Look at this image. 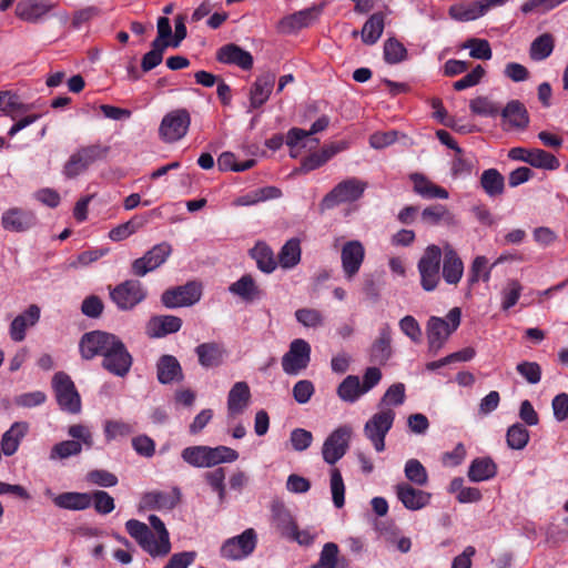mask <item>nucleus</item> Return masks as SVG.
Listing matches in <instances>:
<instances>
[{
  "label": "nucleus",
  "instance_id": "f257e3e1",
  "mask_svg": "<svg viewBox=\"0 0 568 568\" xmlns=\"http://www.w3.org/2000/svg\"><path fill=\"white\" fill-rule=\"evenodd\" d=\"M110 152L109 145L94 143L79 148L71 154L63 166V174L68 179H74L85 172L92 164L106 159Z\"/></svg>",
  "mask_w": 568,
  "mask_h": 568
},
{
  "label": "nucleus",
  "instance_id": "f03ea898",
  "mask_svg": "<svg viewBox=\"0 0 568 568\" xmlns=\"http://www.w3.org/2000/svg\"><path fill=\"white\" fill-rule=\"evenodd\" d=\"M443 252L438 245L430 244L417 262L419 283L425 292H434L440 284V264Z\"/></svg>",
  "mask_w": 568,
  "mask_h": 568
},
{
  "label": "nucleus",
  "instance_id": "7ed1b4c3",
  "mask_svg": "<svg viewBox=\"0 0 568 568\" xmlns=\"http://www.w3.org/2000/svg\"><path fill=\"white\" fill-rule=\"evenodd\" d=\"M367 183L357 178H348L337 183L321 201L322 211L332 210L344 203H353L358 201L365 190Z\"/></svg>",
  "mask_w": 568,
  "mask_h": 568
},
{
  "label": "nucleus",
  "instance_id": "20e7f679",
  "mask_svg": "<svg viewBox=\"0 0 568 568\" xmlns=\"http://www.w3.org/2000/svg\"><path fill=\"white\" fill-rule=\"evenodd\" d=\"M52 387L59 407L69 414L81 412V397L71 377L64 372H58L52 378Z\"/></svg>",
  "mask_w": 568,
  "mask_h": 568
},
{
  "label": "nucleus",
  "instance_id": "39448f33",
  "mask_svg": "<svg viewBox=\"0 0 568 568\" xmlns=\"http://www.w3.org/2000/svg\"><path fill=\"white\" fill-rule=\"evenodd\" d=\"M148 296V291L139 280H126L110 290V298L120 311L133 310Z\"/></svg>",
  "mask_w": 568,
  "mask_h": 568
},
{
  "label": "nucleus",
  "instance_id": "423d86ee",
  "mask_svg": "<svg viewBox=\"0 0 568 568\" xmlns=\"http://www.w3.org/2000/svg\"><path fill=\"white\" fill-rule=\"evenodd\" d=\"M394 420L395 412L392 408H386L375 413L365 423L364 434L376 452L381 453L385 449V437L393 427Z\"/></svg>",
  "mask_w": 568,
  "mask_h": 568
},
{
  "label": "nucleus",
  "instance_id": "0eeeda50",
  "mask_svg": "<svg viewBox=\"0 0 568 568\" xmlns=\"http://www.w3.org/2000/svg\"><path fill=\"white\" fill-rule=\"evenodd\" d=\"M191 125V115L186 109H176L166 113L160 124V138L173 143L184 138Z\"/></svg>",
  "mask_w": 568,
  "mask_h": 568
},
{
  "label": "nucleus",
  "instance_id": "6e6552de",
  "mask_svg": "<svg viewBox=\"0 0 568 568\" xmlns=\"http://www.w3.org/2000/svg\"><path fill=\"white\" fill-rule=\"evenodd\" d=\"M257 534L253 528L245 529L242 534L226 539L221 547V557L227 560H242L255 550Z\"/></svg>",
  "mask_w": 568,
  "mask_h": 568
},
{
  "label": "nucleus",
  "instance_id": "1a4fd4ad",
  "mask_svg": "<svg viewBox=\"0 0 568 568\" xmlns=\"http://www.w3.org/2000/svg\"><path fill=\"white\" fill-rule=\"evenodd\" d=\"M172 245L168 242L155 244L143 256L135 258L131 264V273L134 276L143 277L148 273L163 265L172 254Z\"/></svg>",
  "mask_w": 568,
  "mask_h": 568
},
{
  "label": "nucleus",
  "instance_id": "9d476101",
  "mask_svg": "<svg viewBox=\"0 0 568 568\" xmlns=\"http://www.w3.org/2000/svg\"><path fill=\"white\" fill-rule=\"evenodd\" d=\"M201 295V285L196 282H187L185 285L164 291L161 296V302L168 308L191 306L200 301Z\"/></svg>",
  "mask_w": 568,
  "mask_h": 568
},
{
  "label": "nucleus",
  "instance_id": "9b49d317",
  "mask_svg": "<svg viewBox=\"0 0 568 568\" xmlns=\"http://www.w3.org/2000/svg\"><path fill=\"white\" fill-rule=\"evenodd\" d=\"M310 361V344L305 339L296 338L282 357V368L288 375H296L308 366Z\"/></svg>",
  "mask_w": 568,
  "mask_h": 568
},
{
  "label": "nucleus",
  "instance_id": "f8f14e48",
  "mask_svg": "<svg viewBox=\"0 0 568 568\" xmlns=\"http://www.w3.org/2000/svg\"><path fill=\"white\" fill-rule=\"evenodd\" d=\"M351 435L349 426H341L325 439L322 455L327 464H336L346 454Z\"/></svg>",
  "mask_w": 568,
  "mask_h": 568
},
{
  "label": "nucleus",
  "instance_id": "ddd939ff",
  "mask_svg": "<svg viewBox=\"0 0 568 568\" xmlns=\"http://www.w3.org/2000/svg\"><path fill=\"white\" fill-rule=\"evenodd\" d=\"M365 258V247L362 242L352 240L346 242L341 250V261L344 276L352 281L359 272Z\"/></svg>",
  "mask_w": 568,
  "mask_h": 568
},
{
  "label": "nucleus",
  "instance_id": "4468645a",
  "mask_svg": "<svg viewBox=\"0 0 568 568\" xmlns=\"http://www.w3.org/2000/svg\"><path fill=\"white\" fill-rule=\"evenodd\" d=\"M37 225V216L33 211L22 207H10L1 215L3 230L14 233H23Z\"/></svg>",
  "mask_w": 568,
  "mask_h": 568
},
{
  "label": "nucleus",
  "instance_id": "2eb2a0df",
  "mask_svg": "<svg viewBox=\"0 0 568 568\" xmlns=\"http://www.w3.org/2000/svg\"><path fill=\"white\" fill-rule=\"evenodd\" d=\"M394 488L397 499L408 510L423 509L430 503V493L415 488L409 483H399Z\"/></svg>",
  "mask_w": 568,
  "mask_h": 568
},
{
  "label": "nucleus",
  "instance_id": "dca6fc26",
  "mask_svg": "<svg viewBox=\"0 0 568 568\" xmlns=\"http://www.w3.org/2000/svg\"><path fill=\"white\" fill-rule=\"evenodd\" d=\"M442 277L448 285L457 286L464 275V262L457 251L448 243L442 250Z\"/></svg>",
  "mask_w": 568,
  "mask_h": 568
},
{
  "label": "nucleus",
  "instance_id": "f3484780",
  "mask_svg": "<svg viewBox=\"0 0 568 568\" xmlns=\"http://www.w3.org/2000/svg\"><path fill=\"white\" fill-rule=\"evenodd\" d=\"M55 7L51 0H20L16 6V16L26 22L38 23Z\"/></svg>",
  "mask_w": 568,
  "mask_h": 568
},
{
  "label": "nucleus",
  "instance_id": "a211bd4d",
  "mask_svg": "<svg viewBox=\"0 0 568 568\" xmlns=\"http://www.w3.org/2000/svg\"><path fill=\"white\" fill-rule=\"evenodd\" d=\"M132 364L133 357L123 342L108 358L101 361L102 368L118 377L126 376Z\"/></svg>",
  "mask_w": 568,
  "mask_h": 568
},
{
  "label": "nucleus",
  "instance_id": "6ab92c4d",
  "mask_svg": "<svg viewBox=\"0 0 568 568\" xmlns=\"http://www.w3.org/2000/svg\"><path fill=\"white\" fill-rule=\"evenodd\" d=\"M112 333L95 329L84 333L79 342V352L83 359L91 361L102 353Z\"/></svg>",
  "mask_w": 568,
  "mask_h": 568
},
{
  "label": "nucleus",
  "instance_id": "aec40b11",
  "mask_svg": "<svg viewBox=\"0 0 568 568\" xmlns=\"http://www.w3.org/2000/svg\"><path fill=\"white\" fill-rule=\"evenodd\" d=\"M216 60L220 63L236 65L243 70H250L253 67V55L235 43H227L221 47L216 52Z\"/></svg>",
  "mask_w": 568,
  "mask_h": 568
},
{
  "label": "nucleus",
  "instance_id": "412c9836",
  "mask_svg": "<svg viewBox=\"0 0 568 568\" xmlns=\"http://www.w3.org/2000/svg\"><path fill=\"white\" fill-rule=\"evenodd\" d=\"M181 499V491L174 487L171 493L166 491H149L142 496L141 507L145 509L171 510Z\"/></svg>",
  "mask_w": 568,
  "mask_h": 568
},
{
  "label": "nucleus",
  "instance_id": "4be33fe9",
  "mask_svg": "<svg viewBox=\"0 0 568 568\" xmlns=\"http://www.w3.org/2000/svg\"><path fill=\"white\" fill-rule=\"evenodd\" d=\"M125 529L144 551L152 557H159V554L154 552V548H156L155 535L146 524L138 519H129L125 523Z\"/></svg>",
  "mask_w": 568,
  "mask_h": 568
},
{
  "label": "nucleus",
  "instance_id": "5701e85b",
  "mask_svg": "<svg viewBox=\"0 0 568 568\" xmlns=\"http://www.w3.org/2000/svg\"><path fill=\"white\" fill-rule=\"evenodd\" d=\"M321 7H311L293 14L284 17L280 21V29L285 33H292L311 26L320 17Z\"/></svg>",
  "mask_w": 568,
  "mask_h": 568
},
{
  "label": "nucleus",
  "instance_id": "b1692460",
  "mask_svg": "<svg viewBox=\"0 0 568 568\" xmlns=\"http://www.w3.org/2000/svg\"><path fill=\"white\" fill-rule=\"evenodd\" d=\"M276 80L274 72H264L256 78L250 90L252 109L261 108L270 98Z\"/></svg>",
  "mask_w": 568,
  "mask_h": 568
},
{
  "label": "nucleus",
  "instance_id": "393cba45",
  "mask_svg": "<svg viewBox=\"0 0 568 568\" xmlns=\"http://www.w3.org/2000/svg\"><path fill=\"white\" fill-rule=\"evenodd\" d=\"M40 320V307L31 304L23 313L19 314L10 324V337L14 342H22L26 338V332L34 326Z\"/></svg>",
  "mask_w": 568,
  "mask_h": 568
},
{
  "label": "nucleus",
  "instance_id": "a878e982",
  "mask_svg": "<svg viewBox=\"0 0 568 568\" xmlns=\"http://www.w3.org/2000/svg\"><path fill=\"white\" fill-rule=\"evenodd\" d=\"M182 327V320L174 315H156L149 320L146 334L153 338H161L176 333Z\"/></svg>",
  "mask_w": 568,
  "mask_h": 568
},
{
  "label": "nucleus",
  "instance_id": "bb28decb",
  "mask_svg": "<svg viewBox=\"0 0 568 568\" xmlns=\"http://www.w3.org/2000/svg\"><path fill=\"white\" fill-rule=\"evenodd\" d=\"M453 334L446 320L432 316L427 323V339L429 351L436 354L445 344L447 338Z\"/></svg>",
  "mask_w": 568,
  "mask_h": 568
},
{
  "label": "nucleus",
  "instance_id": "cd10ccee",
  "mask_svg": "<svg viewBox=\"0 0 568 568\" xmlns=\"http://www.w3.org/2000/svg\"><path fill=\"white\" fill-rule=\"evenodd\" d=\"M251 402V390L246 382H236L227 395V412L230 416L244 413Z\"/></svg>",
  "mask_w": 568,
  "mask_h": 568
},
{
  "label": "nucleus",
  "instance_id": "c85d7f7f",
  "mask_svg": "<svg viewBox=\"0 0 568 568\" xmlns=\"http://www.w3.org/2000/svg\"><path fill=\"white\" fill-rule=\"evenodd\" d=\"M420 220L427 226H455L458 223L455 214L443 204H434L425 207L420 213Z\"/></svg>",
  "mask_w": 568,
  "mask_h": 568
},
{
  "label": "nucleus",
  "instance_id": "c756f323",
  "mask_svg": "<svg viewBox=\"0 0 568 568\" xmlns=\"http://www.w3.org/2000/svg\"><path fill=\"white\" fill-rule=\"evenodd\" d=\"M413 182V190L416 194L426 200L440 199L446 200L449 196L448 191L432 182L424 174L413 173L410 175Z\"/></svg>",
  "mask_w": 568,
  "mask_h": 568
},
{
  "label": "nucleus",
  "instance_id": "7c9ffc66",
  "mask_svg": "<svg viewBox=\"0 0 568 568\" xmlns=\"http://www.w3.org/2000/svg\"><path fill=\"white\" fill-rule=\"evenodd\" d=\"M156 377L163 384L183 379V372L179 361L173 355H162L156 363Z\"/></svg>",
  "mask_w": 568,
  "mask_h": 568
},
{
  "label": "nucleus",
  "instance_id": "2f4dec72",
  "mask_svg": "<svg viewBox=\"0 0 568 568\" xmlns=\"http://www.w3.org/2000/svg\"><path fill=\"white\" fill-rule=\"evenodd\" d=\"M392 328L388 324H384L379 328L378 337L371 347L372 362L385 364L392 356Z\"/></svg>",
  "mask_w": 568,
  "mask_h": 568
},
{
  "label": "nucleus",
  "instance_id": "473e14b6",
  "mask_svg": "<svg viewBox=\"0 0 568 568\" xmlns=\"http://www.w3.org/2000/svg\"><path fill=\"white\" fill-rule=\"evenodd\" d=\"M29 430L27 422H16L2 435L0 445L1 450L6 456H12L19 448L21 440L24 438Z\"/></svg>",
  "mask_w": 568,
  "mask_h": 568
},
{
  "label": "nucleus",
  "instance_id": "72a5a7b5",
  "mask_svg": "<svg viewBox=\"0 0 568 568\" xmlns=\"http://www.w3.org/2000/svg\"><path fill=\"white\" fill-rule=\"evenodd\" d=\"M503 119L507 120L511 128L525 130L529 125V113L519 100L509 101L501 111Z\"/></svg>",
  "mask_w": 568,
  "mask_h": 568
},
{
  "label": "nucleus",
  "instance_id": "f704fd0d",
  "mask_svg": "<svg viewBox=\"0 0 568 568\" xmlns=\"http://www.w3.org/2000/svg\"><path fill=\"white\" fill-rule=\"evenodd\" d=\"M479 184L485 194L490 199L499 197L505 192V178L494 168L483 171Z\"/></svg>",
  "mask_w": 568,
  "mask_h": 568
},
{
  "label": "nucleus",
  "instance_id": "c9c22d12",
  "mask_svg": "<svg viewBox=\"0 0 568 568\" xmlns=\"http://www.w3.org/2000/svg\"><path fill=\"white\" fill-rule=\"evenodd\" d=\"M57 507L70 510H84L92 505V497L89 493L68 491L53 497Z\"/></svg>",
  "mask_w": 568,
  "mask_h": 568
},
{
  "label": "nucleus",
  "instance_id": "e433bc0d",
  "mask_svg": "<svg viewBox=\"0 0 568 568\" xmlns=\"http://www.w3.org/2000/svg\"><path fill=\"white\" fill-rule=\"evenodd\" d=\"M329 124V118L327 115L320 116L311 126L308 131L300 129V128H292L288 130L286 134V144L293 149L296 146H305L302 142L308 138L310 135L316 134L318 132L324 131Z\"/></svg>",
  "mask_w": 568,
  "mask_h": 568
},
{
  "label": "nucleus",
  "instance_id": "4c0bfd02",
  "mask_svg": "<svg viewBox=\"0 0 568 568\" xmlns=\"http://www.w3.org/2000/svg\"><path fill=\"white\" fill-rule=\"evenodd\" d=\"M230 293L241 297L244 302H253L258 300L262 295V291L256 285L251 274L241 276L236 282L229 286Z\"/></svg>",
  "mask_w": 568,
  "mask_h": 568
},
{
  "label": "nucleus",
  "instance_id": "58836bf2",
  "mask_svg": "<svg viewBox=\"0 0 568 568\" xmlns=\"http://www.w3.org/2000/svg\"><path fill=\"white\" fill-rule=\"evenodd\" d=\"M497 474V465L490 457L475 458L468 469V478L473 483L485 481Z\"/></svg>",
  "mask_w": 568,
  "mask_h": 568
},
{
  "label": "nucleus",
  "instance_id": "ea45409f",
  "mask_svg": "<svg viewBox=\"0 0 568 568\" xmlns=\"http://www.w3.org/2000/svg\"><path fill=\"white\" fill-rule=\"evenodd\" d=\"M195 353L199 357V363L206 368L216 367L222 364L224 349L217 343H203L196 346Z\"/></svg>",
  "mask_w": 568,
  "mask_h": 568
},
{
  "label": "nucleus",
  "instance_id": "a19ab883",
  "mask_svg": "<svg viewBox=\"0 0 568 568\" xmlns=\"http://www.w3.org/2000/svg\"><path fill=\"white\" fill-rule=\"evenodd\" d=\"M448 13L457 21H473L484 16L479 0L473 2H460L449 7Z\"/></svg>",
  "mask_w": 568,
  "mask_h": 568
},
{
  "label": "nucleus",
  "instance_id": "79ce46f5",
  "mask_svg": "<svg viewBox=\"0 0 568 568\" xmlns=\"http://www.w3.org/2000/svg\"><path fill=\"white\" fill-rule=\"evenodd\" d=\"M476 159L473 154H466L464 150H457L452 160L450 172L453 178L469 176L475 169Z\"/></svg>",
  "mask_w": 568,
  "mask_h": 568
},
{
  "label": "nucleus",
  "instance_id": "37998d69",
  "mask_svg": "<svg viewBox=\"0 0 568 568\" xmlns=\"http://www.w3.org/2000/svg\"><path fill=\"white\" fill-rule=\"evenodd\" d=\"M384 31V14L377 12L372 14L362 29V40L365 44H374L378 41Z\"/></svg>",
  "mask_w": 568,
  "mask_h": 568
},
{
  "label": "nucleus",
  "instance_id": "c03bdc74",
  "mask_svg": "<svg viewBox=\"0 0 568 568\" xmlns=\"http://www.w3.org/2000/svg\"><path fill=\"white\" fill-rule=\"evenodd\" d=\"M149 521L158 534V538H155L156 548H154V552L159 554V557H164L171 551L169 531L166 530L164 523L159 516L150 515Z\"/></svg>",
  "mask_w": 568,
  "mask_h": 568
},
{
  "label": "nucleus",
  "instance_id": "a18cd8bd",
  "mask_svg": "<svg viewBox=\"0 0 568 568\" xmlns=\"http://www.w3.org/2000/svg\"><path fill=\"white\" fill-rule=\"evenodd\" d=\"M301 243L298 239L288 240L278 253V263L283 268H293L301 261Z\"/></svg>",
  "mask_w": 568,
  "mask_h": 568
},
{
  "label": "nucleus",
  "instance_id": "49530a36",
  "mask_svg": "<svg viewBox=\"0 0 568 568\" xmlns=\"http://www.w3.org/2000/svg\"><path fill=\"white\" fill-rule=\"evenodd\" d=\"M207 448L205 445L189 446L181 452V457L192 467L210 468Z\"/></svg>",
  "mask_w": 568,
  "mask_h": 568
},
{
  "label": "nucleus",
  "instance_id": "de8ad7c7",
  "mask_svg": "<svg viewBox=\"0 0 568 568\" xmlns=\"http://www.w3.org/2000/svg\"><path fill=\"white\" fill-rule=\"evenodd\" d=\"M555 40L550 33H542L530 44L529 55L534 61L547 59L554 51Z\"/></svg>",
  "mask_w": 568,
  "mask_h": 568
},
{
  "label": "nucleus",
  "instance_id": "09e8293b",
  "mask_svg": "<svg viewBox=\"0 0 568 568\" xmlns=\"http://www.w3.org/2000/svg\"><path fill=\"white\" fill-rule=\"evenodd\" d=\"M252 257L256 261L257 267L264 273H272L276 268V261L273 251L265 243H257L251 250Z\"/></svg>",
  "mask_w": 568,
  "mask_h": 568
},
{
  "label": "nucleus",
  "instance_id": "8fccbe9b",
  "mask_svg": "<svg viewBox=\"0 0 568 568\" xmlns=\"http://www.w3.org/2000/svg\"><path fill=\"white\" fill-rule=\"evenodd\" d=\"M363 394L359 378L356 375H348L337 387L338 397L347 403L356 402Z\"/></svg>",
  "mask_w": 568,
  "mask_h": 568
},
{
  "label": "nucleus",
  "instance_id": "3c124183",
  "mask_svg": "<svg viewBox=\"0 0 568 568\" xmlns=\"http://www.w3.org/2000/svg\"><path fill=\"white\" fill-rule=\"evenodd\" d=\"M272 514L276 527L288 537L297 525L291 511L283 504L277 503L273 505Z\"/></svg>",
  "mask_w": 568,
  "mask_h": 568
},
{
  "label": "nucleus",
  "instance_id": "603ef678",
  "mask_svg": "<svg viewBox=\"0 0 568 568\" xmlns=\"http://www.w3.org/2000/svg\"><path fill=\"white\" fill-rule=\"evenodd\" d=\"M146 219L141 216H134L125 223H122L113 227L109 232V239L114 242H120L128 239L130 235L135 233L138 230L144 226Z\"/></svg>",
  "mask_w": 568,
  "mask_h": 568
},
{
  "label": "nucleus",
  "instance_id": "864d4df0",
  "mask_svg": "<svg viewBox=\"0 0 568 568\" xmlns=\"http://www.w3.org/2000/svg\"><path fill=\"white\" fill-rule=\"evenodd\" d=\"M170 43H161L160 41H152L151 50L146 52L141 60V69L143 72H149L161 64L163 54Z\"/></svg>",
  "mask_w": 568,
  "mask_h": 568
},
{
  "label": "nucleus",
  "instance_id": "5fc2aeb1",
  "mask_svg": "<svg viewBox=\"0 0 568 568\" xmlns=\"http://www.w3.org/2000/svg\"><path fill=\"white\" fill-rule=\"evenodd\" d=\"M404 473L407 480L414 485L422 487L428 483V473L418 459H408L405 464Z\"/></svg>",
  "mask_w": 568,
  "mask_h": 568
},
{
  "label": "nucleus",
  "instance_id": "6e6d98bb",
  "mask_svg": "<svg viewBox=\"0 0 568 568\" xmlns=\"http://www.w3.org/2000/svg\"><path fill=\"white\" fill-rule=\"evenodd\" d=\"M82 452V445L75 440H63L51 448L49 458L51 460H62L72 456H77Z\"/></svg>",
  "mask_w": 568,
  "mask_h": 568
},
{
  "label": "nucleus",
  "instance_id": "4d7b16f0",
  "mask_svg": "<svg viewBox=\"0 0 568 568\" xmlns=\"http://www.w3.org/2000/svg\"><path fill=\"white\" fill-rule=\"evenodd\" d=\"M529 165L552 171L560 166V162L554 154L542 149H531Z\"/></svg>",
  "mask_w": 568,
  "mask_h": 568
},
{
  "label": "nucleus",
  "instance_id": "13d9d810",
  "mask_svg": "<svg viewBox=\"0 0 568 568\" xmlns=\"http://www.w3.org/2000/svg\"><path fill=\"white\" fill-rule=\"evenodd\" d=\"M506 440L511 449H524L529 442V432L523 424L516 423L508 428Z\"/></svg>",
  "mask_w": 568,
  "mask_h": 568
},
{
  "label": "nucleus",
  "instance_id": "bf43d9fd",
  "mask_svg": "<svg viewBox=\"0 0 568 568\" xmlns=\"http://www.w3.org/2000/svg\"><path fill=\"white\" fill-rule=\"evenodd\" d=\"M339 549L335 542H326L316 564L308 568H337Z\"/></svg>",
  "mask_w": 568,
  "mask_h": 568
},
{
  "label": "nucleus",
  "instance_id": "052dcab7",
  "mask_svg": "<svg viewBox=\"0 0 568 568\" xmlns=\"http://www.w3.org/2000/svg\"><path fill=\"white\" fill-rule=\"evenodd\" d=\"M210 467H214L222 463H233L239 458V453L227 446H216L207 448Z\"/></svg>",
  "mask_w": 568,
  "mask_h": 568
},
{
  "label": "nucleus",
  "instance_id": "680f3d73",
  "mask_svg": "<svg viewBox=\"0 0 568 568\" xmlns=\"http://www.w3.org/2000/svg\"><path fill=\"white\" fill-rule=\"evenodd\" d=\"M407 57V50L398 40L390 38L384 43V59L389 64H396L404 61Z\"/></svg>",
  "mask_w": 568,
  "mask_h": 568
},
{
  "label": "nucleus",
  "instance_id": "e2e57ef3",
  "mask_svg": "<svg viewBox=\"0 0 568 568\" xmlns=\"http://www.w3.org/2000/svg\"><path fill=\"white\" fill-rule=\"evenodd\" d=\"M134 433V426L123 420H106L104 425V435L108 442L119 437H128Z\"/></svg>",
  "mask_w": 568,
  "mask_h": 568
},
{
  "label": "nucleus",
  "instance_id": "0e129e2a",
  "mask_svg": "<svg viewBox=\"0 0 568 568\" xmlns=\"http://www.w3.org/2000/svg\"><path fill=\"white\" fill-rule=\"evenodd\" d=\"M405 385L403 383H396L390 385L378 404L381 409H385L386 406H399L405 402Z\"/></svg>",
  "mask_w": 568,
  "mask_h": 568
},
{
  "label": "nucleus",
  "instance_id": "69168bd1",
  "mask_svg": "<svg viewBox=\"0 0 568 568\" xmlns=\"http://www.w3.org/2000/svg\"><path fill=\"white\" fill-rule=\"evenodd\" d=\"M331 491L333 504L336 508H342L345 504V485L339 469L331 470Z\"/></svg>",
  "mask_w": 568,
  "mask_h": 568
},
{
  "label": "nucleus",
  "instance_id": "338daca9",
  "mask_svg": "<svg viewBox=\"0 0 568 568\" xmlns=\"http://www.w3.org/2000/svg\"><path fill=\"white\" fill-rule=\"evenodd\" d=\"M463 47L470 49L469 55L474 59L489 60L493 57L490 44L485 39L470 38Z\"/></svg>",
  "mask_w": 568,
  "mask_h": 568
},
{
  "label": "nucleus",
  "instance_id": "774afa93",
  "mask_svg": "<svg viewBox=\"0 0 568 568\" xmlns=\"http://www.w3.org/2000/svg\"><path fill=\"white\" fill-rule=\"evenodd\" d=\"M470 111L481 116H496L499 113V106L486 97H477L469 103Z\"/></svg>",
  "mask_w": 568,
  "mask_h": 568
}]
</instances>
